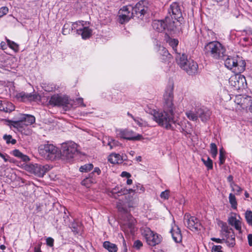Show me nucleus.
Masks as SVG:
<instances>
[{
    "instance_id": "de8ad7c7",
    "label": "nucleus",
    "mask_w": 252,
    "mask_h": 252,
    "mask_svg": "<svg viewBox=\"0 0 252 252\" xmlns=\"http://www.w3.org/2000/svg\"><path fill=\"white\" fill-rule=\"evenodd\" d=\"M176 124H178L179 125H180L177 122ZM181 132H184L185 135H187L188 134H190L191 133L189 127H187V126H183V123H181Z\"/></svg>"
},
{
    "instance_id": "ea45409f",
    "label": "nucleus",
    "mask_w": 252,
    "mask_h": 252,
    "mask_svg": "<svg viewBox=\"0 0 252 252\" xmlns=\"http://www.w3.org/2000/svg\"><path fill=\"white\" fill-rule=\"evenodd\" d=\"M202 160L208 170L213 169V161L209 157L207 158V160L202 158Z\"/></svg>"
},
{
    "instance_id": "9d476101",
    "label": "nucleus",
    "mask_w": 252,
    "mask_h": 252,
    "mask_svg": "<svg viewBox=\"0 0 252 252\" xmlns=\"http://www.w3.org/2000/svg\"><path fill=\"white\" fill-rule=\"evenodd\" d=\"M230 83L236 90H243L247 87L245 77L240 73L230 78Z\"/></svg>"
},
{
    "instance_id": "f8f14e48",
    "label": "nucleus",
    "mask_w": 252,
    "mask_h": 252,
    "mask_svg": "<svg viewBox=\"0 0 252 252\" xmlns=\"http://www.w3.org/2000/svg\"><path fill=\"white\" fill-rule=\"evenodd\" d=\"M185 220H187L185 222L188 228L191 231H198L200 230L201 223L199 220L194 216H190L189 215L186 214Z\"/></svg>"
},
{
    "instance_id": "4468645a",
    "label": "nucleus",
    "mask_w": 252,
    "mask_h": 252,
    "mask_svg": "<svg viewBox=\"0 0 252 252\" xmlns=\"http://www.w3.org/2000/svg\"><path fill=\"white\" fill-rule=\"evenodd\" d=\"M123 12L119 16V22L123 24L128 22L131 18H134V15H132L131 5L125 6L121 9Z\"/></svg>"
},
{
    "instance_id": "a211bd4d",
    "label": "nucleus",
    "mask_w": 252,
    "mask_h": 252,
    "mask_svg": "<svg viewBox=\"0 0 252 252\" xmlns=\"http://www.w3.org/2000/svg\"><path fill=\"white\" fill-rule=\"evenodd\" d=\"M128 191L127 189L121 187L116 186L115 188L112 189L109 193L110 196L117 199L118 197L121 195L128 194Z\"/></svg>"
},
{
    "instance_id": "3c124183",
    "label": "nucleus",
    "mask_w": 252,
    "mask_h": 252,
    "mask_svg": "<svg viewBox=\"0 0 252 252\" xmlns=\"http://www.w3.org/2000/svg\"><path fill=\"white\" fill-rule=\"evenodd\" d=\"M142 246V242L139 240L135 241L133 245V248H134L136 250H140Z\"/></svg>"
},
{
    "instance_id": "2eb2a0df",
    "label": "nucleus",
    "mask_w": 252,
    "mask_h": 252,
    "mask_svg": "<svg viewBox=\"0 0 252 252\" xmlns=\"http://www.w3.org/2000/svg\"><path fill=\"white\" fill-rule=\"evenodd\" d=\"M31 169L33 173L38 177H41L51 169L48 164L41 165L35 164L32 165Z\"/></svg>"
},
{
    "instance_id": "5701e85b",
    "label": "nucleus",
    "mask_w": 252,
    "mask_h": 252,
    "mask_svg": "<svg viewBox=\"0 0 252 252\" xmlns=\"http://www.w3.org/2000/svg\"><path fill=\"white\" fill-rule=\"evenodd\" d=\"M15 109L14 105L10 102L0 100V111L10 112Z\"/></svg>"
},
{
    "instance_id": "4c0bfd02",
    "label": "nucleus",
    "mask_w": 252,
    "mask_h": 252,
    "mask_svg": "<svg viewBox=\"0 0 252 252\" xmlns=\"http://www.w3.org/2000/svg\"><path fill=\"white\" fill-rule=\"evenodd\" d=\"M93 165L92 163L86 164L81 166L79 168V171L82 172H88L93 168Z\"/></svg>"
},
{
    "instance_id": "79ce46f5",
    "label": "nucleus",
    "mask_w": 252,
    "mask_h": 252,
    "mask_svg": "<svg viewBox=\"0 0 252 252\" xmlns=\"http://www.w3.org/2000/svg\"><path fill=\"white\" fill-rule=\"evenodd\" d=\"M69 23H65L63 28L62 33L63 35H67L69 33L70 30H71Z\"/></svg>"
},
{
    "instance_id": "7ed1b4c3",
    "label": "nucleus",
    "mask_w": 252,
    "mask_h": 252,
    "mask_svg": "<svg viewBox=\"0 0 252 252\" xmlns=\"http://www.w3.org/2000/svg\"><path fill=\"white\" fill-rule=\"evenodd\" d=\"M205 54L213 59L224 60L226 50L224 46L218 41H210L204 47Z\"/></svg>"
},
{
    "instance_id": "603ef678",
    "label": "nucleus",
    "mask_w": 252,
    "mask_h": 252,
    "mask_svg": "<svg viewBox=\"0 0 252 252\" xmlns=\"http://www.w3.org/2000/svg\"><path fill=\"white\" fill-rule=\"evenodd\" d=\"M169 191L168 190H165L162 191L160 194V197L164 199H168L169 198Z\"/></svg>"
},
{
    "instance_id": "393cba45",
    "label": "nucleus",
    "mask_w": 252,
    "mask_h": 252,
    "mask_svg": "<svg viewBox=\"0 0 252 252\" xmlns=\"http://www.w3.org/2000/svg\"><path fill=\"white\" fill-rule=\"evenodd\" d=\"M9 123L10 126L16 128L19 131H22L26 127L21 117H20L19 120L16 121L9 120Z\"/></svg>"
},
{
    "instance_id": "e433bc0d",
    "label": "nucleus",
    "mask_w": 252,
    "mask_h": 252,
    "mask_svg": "<svg viewBox=\"0 0 252 252\" xmlns=\"http://www.w3.org/2000/svg\"><path fill=\"white\" fill-rule=\"evenodd\" d=\"M186 115L190 120L196 121L198 119V116L196 112L194 113L191 111H189L186 112Z\"/></svg>"
},
{
    "instance_id": "412c9836",
    "label": "nucleus",
    "mask_w": 252,
    "mask_h": 252,
    "mask_svg": "<svg viewBox=\"0 0 252 252\" xmlns=\"http://www.w3.org/2000/svg\"><path fill=\"white\" fill-rule=\"evenodd\" d=\"M170 232L171 234L173 240L176 243H180L182 240V235L181 231L178 226H176L175 227H172Z\"/></svg>"
},
{
    "instance_id": "7c9ffc66",
    "label": "nucleus",
    "mask_w": 252,
    "mask_h": 252,
    "mask_svg": "<svg viewBox=\"0 0 252 252\" xmlns=\"http://www.w3.org/2000/svg\"><path fill=\"white\" fill-rule=\"evenodd\" d=\"M103 246L109 252H117L118 251L116 245L111 243L109 241H105L103 243Z\"/></svg>"
},
{
    "instance_id": "4d7b16f0",
    "label": "nucleus",
    "mask_w": 252,
    "mask_h": 252,
    "mask_svg": "<svg viewBox=\"0 0 252 252\" xmlns=\"http://www.w3.org/2000/svg\"><path fill=\"white\" fill-rule=\"evenodd\" d=\"M137 124L140 126H144V124H143V123L142 122V120L140 118H135L133 120Z\"/></svg>"
},
{
    "instance_id": "c85d7f7f",
    "label": "nucleus",
    "mask_w": 252,
    "mask_h": 252,
    "mask_svg": "<svg viewBox=\"0 0 252 252\" xmlns=\"http://www.w3.org/2000/svg\"><path fill=\"white\" fill-rule=\"evenodd\" d=\"M70 228L75 234H78L82 229V224L79 220H74L71 224Z\"/></svg>"
},
{
    "instance_id": "2f4dec72",
    "label": "nucleus",
    "mask_w": 252,
    "mask_h": 252,
    "mask_svg": "<svg viewBox=\"0 0 252 252\" xmlns=\"http://www.w3.org/2000/svg\"><path fill=\"white\" fill-rule=\"evenodd\" d=\"M12 155L16 157L19 158L23 161L27 162L30 160L28 156L24 155L19 150L15 149L12 152Z\"/></svg>"
},
{
    "instance_id": "20e7f679",
    "label": "nucleus",
    "mask_w": 252,
    "mask_h": 252,
    "mask_svg": "<svg viewBox=\"0 0 252 252\" xmlns=\"http://www.w3.org/2000/svg\"><path fill=\"white\" fill-rule=\"evenodd\" d=\"M152 27L158 32H165V33H174L176 29L174 21L168 16L162 20H155L152 22Z\"/></svg>"
},
{
    "instance_id": "9b49d317",
    "label": "nucleus",
    "mask_w": 252,
    "mask_h": 252,
    "mask_svg": "<svg viewBox=\"0 0 252 252\" xmlns=\"http://www.w3.org/2000/svg\"><path fill=\"white\" fill-rule=\"evenodd\" d=\"M168 14L169 15L171 20H173V19H174L180 21L182 18V13L179 4L176 2L172 3L168 9Z\"/></svg>"
},
{
    "instance_id": "c03bdc74",
    "label": "nucleus",
    "mask_w": 252,
    "mask_h": 252,
    "mask_svg": "<svg viewBox=\"0 0 252 252\" xmlns=\"http://www.w3.org/2000/svg\"><path fill=\"white\" fill-rule=\"evenodd\" d=\"M134 192L141 193L144 191L145 189L142 185L138 184L134 187Z\"/></svg>"
},
{
    "instance_id": "f3484780",
    "label": "nucleus",
    "mask_w": 252,
    "mask_h": 252,
    "mask_svg": "<svg viewBox=\"0 0 252 252\" xmlns=\"http://www.w3.org/2000/svg\"><path fill=\"white\" fill-rule=\"evenodd\" d=\"M122 136L123 138L133 141L141 140L143 139L141 134H136L131 130H126L122 132Z\"/></svg>"
},
{
    "instance_id": "ddd939ff",
    "label": "nucleus",
    "mask_w": 252,
    "mask_h": 252,
    "mask_svg": "<svg viewBox=\"0 0 252 252\" xmlns=\"http://www.w3.org/2000/svg\"><path fill=\"white\" fill-rule=\"evenodd\" d=\"M49 103L54 106L66 107L69 104V101L67 97L55 94L51 97Z\"/></svg>"
},
{
    "instance_id": "37998d69",
    "label": "nucleus",
    "mask_w": 252,
    "mask_h": 252,
    "mask_svg": "<svg viewBox=\"0 0 252 252\" xmlns=\"http://www.w3.org/2000/svg\"><path fill=\"white\" fill-rule=\"evenodd\" d=\"M94 183H95V182H93L92 180H90L87 177L81 182L82 185L86 187L87 188H89L92 184Z\"/></svg>"
},
{
    "instance_id": "a18cd8bd",
    "label": "nucleus",
    "mask_w": 252,
    "mask_h": 252,
    "mask_svg": "<svg viewBox=\"0 0 252 252\" xmlns=\"http://www.w3.org/2000/svg\"><path fill=\"white\" fill-rule=\"evenodd\" d=\"M227 239L225 240L224 242L227 244V245L229 247H233L235 245V240L230 239L229 236L228 234V236H226Z\"/></svg>"
},
{
    "instance_id": "6e6d98bb",
    "label": "nucleus",
    "mask_w": 252,
    "mask_h": 252,
    "mask_svg": "<svg viewBox=\"0 0 252 252\" xmlns=\"http://www.w3.org/2000/svg\"><path fill=\"white\" fill-rule=\"evenodd\" d=\"M0 12L4 16L8 12V8L6 6H2L0 8Z\"/></svg>"
},
{
    "instance_id": "5fc2aeb1",
    "label": "nucleus",
    "mask_w": 252,
    "mask_h": 252,
    "mask_svg": "<svg viewBox=\"0 0 252 252\" xmlns=\"http://www.w3.org/2000/svg\"><path fill=\"white\" fill-rule=\"evenodd\" d=\"M54 239L51 237H48L46 239V243L49 247H53L54 245Z\"/></svg>"
},
{
    "instance_id": "774afa93",
    "label": "nucleus",
    "mask_w": 252,
    "mask_h": 252,
    "mask_svg": "<svg viewBox=\"0 0 252 252\" xmlns=\"http://www.w3.org/2000/svg\"><path fill=\"white\" fill-rule=\"evenodd\" d=\"M94 174L96 173L97 175H99L101 173V170L98 167H95L94 171H93Z\"/></svg>"
},
{
    "instance_id": "8fccbe9b",
    "label": "nucleus",
    "mask_w": 252,
    "mask_h": 252,
    "mask_svg": "<svg viewBox=\"0 0 252 252\" xmlns=\"http://www.w3.org/2000/svg\"><path fill=\"white\" fill-rule=\"evenodd\" d=\"M118 141L111 138L108 139L107 145L110 146V149H112L114 147H115L118 145Z\"/></svg>"
},
{
    "instance_id": "e2e57ef3",
    "label": "nucleus",
    "mask_w": 252,
    "mask_h": 252,
    "mask_svg": "<svg viewBox=\"0 0 252 252\" xmlns=\"http://www.w3.org/2000/svg\"><path fill=\"white\" fill-rule=\"evenodd\" d=\"M78 104L83 107H85L86 105L83 102V99L82 98L79 97L76 99Z\"/></svg>"
},
{
    "instance_id": "f704fd0d",
    "label": "nucleus",
    "mask_w": 252,
    "mask_h": 252,
    "mask_svg": "<svg viewBox=\"0 0 252 252\" xmlns=\"http://www.w3.org/2000/svg\"><path fill=\"white\" fill-rule=\"evenodd\" d=\"M210 154L212 157L214 158H216L218 154V148L216 144L214 143H212L210 144Z\"/></svg>"
},
{
    "instance_id": "f03ea898",
    "label": "nucleus",
    "mask_w": 252,
    "mask_h": 252,
    "mask_svg": "<svg viewBox=\"0 0 252 252\" xmlns=\"http://www.w3.org/2000/svg\"><path fill=\"white\" fill-rule=\"evenodd\" d=\"M175 59L177 64L189 75H194L197 73V63L191 59H188L186 54L177 53Z\"/></svg>"
},
{
    "instance_id": "dca6fc26",
    "label": "nucleus",
    "mask_w": 252,
    "mask_h": 252,
    "mask_svg": "<svg viewBox=\"0 0 252 252\" xmlns=\"http://www.w3.org/2000/svg\"><path fill=\"white\" fill-rule=\"evenodd\" d=\"M39 95L35 94H32L31 93L28 94L26 93L25 92H22L18 93L16 95V98L22 102H25L27 100L32 101V100H36L38 99V97Z\"/></svg>"
},
{
    "instance_id": "4be33fe9",
    "label": "nucleus",
    "mask_w": 252,
    "mask_h": 252,
    "mask_svg": "<svg viewBox=\"0 0 252 252\" xmlns=\"http://www.w3.org/2000/svg\"><path fill=\"white\" fill-rule=\"evenodd\" d=\"M198 117L202 122L207 121L210 117L211 112L207 108H199L196 111Z\"/></svg>"
},
{
    "instance_id": "a878e982",
    "label": "nucleus",
    "mask_w": 252,
    "mask_h": 252,
    "mask_svg": "<svg viewBox=\"0 0 252 252\" xmlns=\"http://www.w3.org/2000/svg\"><path fill=\"white\" fill-rule=\"evenodd\" d=\"M165 38L166 42L172 48L173 50L175 51L176 56H177V47L178 45L179 41L178 39L175 38H172L170 37L167 33H165Z\"/></svg>"
},
{
    "instance_id": "49530a36",
    "label": "nucleus",
    "mask_w": 252,
    "mask_h": 252,
    "mask_svg": "<svg viewBox=\"0 0 252 252\" xmlns=\"http://www.w3.org/2000/svg\"><path fill=\"white\" fill-rule=\"evenodd\" d=\"M83 21H78L73 23L71 27V30H76V32L77 33V29H79L81 27V25L83 24Z\"/></svg>"
},
{
    "instance_id": "58836bf2",
    "label": "nucleus",
    "mask_w": 252,
    "mask_h": 252,
    "mask_svg": "<svg viewBox=\"0 0 252 252\" xmlns=\"http://www.w3.org/2000/svg\"><path fill=\"white\" fill-rule=\"evenodd\" d=\"M6 42L10 48L15 52H17L18 51L19 45L17 43L8 39H6Z\"/></svg>"
},
{
    "instance_id": "1a4fd4ad",
    "label": "nucleus",
    "mask_w": 252,
    "mask_h": 252,
    "mask_svg": "<svg viewBox=\"0 0 252 252\" xmlns=\"http://www.w3.org/2000/svg\"><path fill=\"white\" fill-rule=\"evenodd\" d=\"M77 144L74 143L63 145L61 151L62 157L67 160L72 159L77 153Z\"/></svg>"
},
{
    "instance_id": "6ab92c4d",
    "label": "nucleus",
    "mask_w": 252,
    "mask_h": 252,
    "mask_svg": "<svg viewBox=\"0 0 252 252\" xmlns=\"http://www.w3.org/2000/svg\"><path fill=\"white\" fill-rule=\"evenodd\" d=\"M237 63H236V65L233 69V71L236 74L241 73L244 72L246 69V63L243 58L238 56L237 58Z\"/></svg>"
},
{
    "instance_id": "bb28decb",
    "label": "nucleus",
    "mask_w": 252,
    "mask_h": 252,
    "mask_svg": "<svg viewBox=\"0 0 252 252\" xmlns=\"http://www.w3.org/2000/svg\"><path fill=\"white\" fill-rule=\"evenodd\" d=\"M20 117L26 126L31 125L35 123V119L32 115L29 114H21Z\"/></svg>"
},
{
    "instance_id": "f257e3e1",
    "label": "nucleus",
    "mask_w": 252,
    "mask_h": 252,
    "mask_svg": "<svg viewBox=\"0 0 252 252\" xmlns=\"http://www.w3.org/2000/svg\"><path fill=\"white\" fill-rule=\"evenodd\" d=\"M153 119L158 124L166 129L174 130L175 127L173 125H176L177 120L175 117L174 111H169L163 109V112H158L156 110L152 111Z\"/></svg>"
},
{
    "instance_id": "cd10ccee",
    "label": "nucleus",
    "mask_w": 252,
    "mask_h": 252,
    "mask_svg": "<svg viewBox=\"0 0 252 252\" xmlns=\"http://www.w3.org/2000/svg\"><path fill=\"white\" fill-rule=\"evenodd\" d=\"M228 223L241 233V222L239 220H237L236 217L231 216L228 219Z\"/></svg>"
},
{
    "instance_id": "423d86ee",
    "label": "nucleus",
    "mask_w": 252,
    "mask_h": 252,
    "mask_svg": "<svg viewBox=\"0 0 252 252\" xmlns=\"http://www.w3.org/2000/svg\"><path fill=\"white\" fill-rule=\"evenodd\" d=\"M149 2L147 0H141L134 6H131L132 15L134 18L143 19L145 15L149 9Z\"/></svg>"
},
{
    "instance_id": "864d4df0",
    "label": "nucleus",
    "mask_w": 252,
    "mask_h": 252,
    "mask_svg": "<svg viewBox=\"0 0 252 252\" xmlns=\"http://www.w3.org/2000/svg\"><path fill=\"white\" fill-rule=\"evenodd\" d=\"M221 246L214 245L212 248V252H222Z\"/></svg>"
},
{
    "instance_id": "a19ab883",
    "label": "nucleus",
    "mask_w": 252,
    "mask_h": 252,
    "mask_svg": "<svg viewBox=\"0 0 252 252\" xmlns=\"http://www.w3.org/2000/svg\"><path fill=\"white\" fill-rule=\"evenodd\" d=\"M3 138L6 141L7 144L11 143L14 145L16 143V139H13L11 135L5 134L3 137Z\"/></svg>"
},
{
    "instance_id": "338daca9",
    "label": "nucleus",
    "mask_w": 252,
    "mask_h": 252,
    "mask_svg": "<svg viewBox=\"0 0 252 252\" xmlns=\"http://www.w3.org/2000/svg\"><path fill=\"white\" fill-rule=\"evenodd\" d=\"M127 160V156L126 155H120V161L122 163L124 161Z\"/></svg>"
},
{
    "instance_id": "bf43d9fd",
    "label": "nucleus",
    "mask_w": 252,
    "mask_h": 252,
    "mask_svg": "<svg viewBox=\"0 0 252 252\" xmlns=\"http://www.w3.org/2000/svg\"><path fill=\"white\" fill-rule=\"evenodd\" d=\"M225 155L223 154V155H219V164H220V165L223 164L225 162Z\"/></svg>"
},
{
    "instance_id": "052dcab7",
    "label": "nucleus",
    "mask_w": 252,
    "mask_h": 252,
    "mask_svg": "<svg viewBox=\"0 0 252 252\" xmlns=\"http://www.w3.org/2000/svg\"><path fill=\"white\" fill-rule=\"evenodd\" d=\"M87 177L89 178L90 180H92L93 182H94L96 183V177L94 175V173L93 172L90 173Z\"/></svg>"
},
{
    "instance_id": "473e14b6",
    "label": "nucleus",
    "mask_w": 252,
    "mask_h": 252,
    "mask_svg": "<svg viewBox=\"0 0 252 252\" xmlns=\"http://www.w3.org/2000/svg\"><path fill=\"white\" fill-rule=\"evenodd\" d=\"M161 54L162 55L161 60L164 62L169 61L172 58V55L165 48H163Z\"/></svg>"
},
{
    "instance_id": "0e129e2a",
    "label": "nucleus",
    "mask_w": 252,
    "mask_h": 252,
    "mask_svg": "<svg viewBox=\"0 0 252 252\" xmlns=\"http://www.w3.org/2000/svg\"><path fill=\"white\" fill-rule=\"evenodd\" d=\"M121 176L122 177H126V178H129L131 177V175L128 172H127L126 171H123L122 172Z\"/></svg>"
},
{
    "instance_id": "39448f33",
    "label": "nucleus",
    "mask_w": 252,
    "mask_h": 252,
    "mask_svg": "<svg viewBox=\"0 0 252 252\" xmlns=\"http://www.w3.org/2000/svg\"><path fill=\"white\" fill-rule=\"evenodd\" d=\"M40 155L43 158L50 160H54L58 153V149L53 144H41L38 147Z\"/></svg>"
},
{
    "instance_id": "c756f323",
    "label": "nucleus",
    "mask_w": 252,
    "mask_h": 252,
    "mask_svg": "<svg viewBox=\"0 0 252 252\" xmlns=\"http://www.w3.org/2000/svg\"><path fill=\"white\" fill-rule=\"evenodd\" d=\"M108 160L112 164H120V155L119 154L112 153L109 156Z\"/></svg>"
},
{
    "instance_id": "6e6552de",
    "label": "nucleus",
    "mask_w": 252,
    "mask_h": 252,
    "mask_svg": "<svg viewBox=\"0 0 252 252\" xmlns=\"http://www.w3.org/2000/svg\"><path fill=\"white\" fill-rule=\"evenodd\" d=\"M142 235L149 246H155L161 242V236L152 231L149 227H145L142 230Z\"/></svg>"
},
{
    "instance_id": "69168bd1",
    "label": "nucleus",
    "mask_w": 252,
    "mask_h": 252,
    "mask_svg": "<svg viewBox=\"0 0 252 252\" xmlns=\"http://www.w3.org/2000/svg\"><path fill=\"white\" fill-rule=\"evenodd\" d=\"M248 240L249 245L250 246H252V234H250L248 235Z\"/></svg>"
},
{
    "instance_id": "aec40b11",
    "label": "nucleus",
    "mask_w": 252,
    "mask_h": 252,
    "mask_svg": "<svg viewBox=\"0 0 252 252\" xmlns=\"http://www.w3.org/2000/svg\"><path fill=\"white\" fill-rule=\"evenodd\" d=\"M77 34L81 35L83 39H86L92 35V30L89 27H84V25L82 24L81 27L77 29Z\"/></svg>"
},
{
    "instance_id": "680f3d73",
    "label": "nucleus",
    "mask_w": 252,
    "mask_h": 252,
    "mask_svg": "<svg viewBox=\"0 0 252 252\" xmlns=\"http://www.w3.org/2000/svg\"><path fill=\"white\" fill-rule=\"evenodd\" d=\"M211 240L212 241L216 242L218 243H222L223 242H224V241H225L224 239H220V238H216L215 237L211 238Z\"/></svg>"
},
{
    "instance_id": "0eeeda50",
    "label": "nucleus",
    "mask_w": 252,
    "mask_h": 252,
    "mask_svg": "<svg viewBox=\"0 0 252 252\" xmlns=\"http://www.w3.org/2000/svg\"><path fill=\"white\" fill-rule=\"evenodd\" d=\"M173 85L168 86L165 90L163 95V109L166 111L175 110V107L173 103Z\"/></svg>"
},
{
    "instance_id": "13d9d810",
    "label": "nucleus",
    "mask_w": 252,
    "mask_h": 252,
    "mask_svg": "<svg viewBox=\"0 0 252 252\" xmlns=\"http://www.w3.org/2000/svg\"><path fill=\"white\" fill-rule=\"evenodd\" d=\"M232 190L234 191H236L238 194L242 191V189L237 185H235L234 187L232 188Z\"/></svg>"
},
{
    "instance_id": "72a5a7b5",
    "label": "nucleus",
    "mask_w": 252,
    "mask_h": 252,
    "mask_svg": "<svg viewBox=\"0 0 252 252\" xmlns=\"http://www.w3.org/2000/svg\"><path fill=\"white\" fill-rule=\"evenodd\" d=\"M229 201L231 205V207L233 209H237V202L236 201V197L233 193H230L229 195Z\"/></svg>"
},
{
    "instance_id": "c9c22d12",
    "label": "nucleus",
    "mask_w": 252,
    "mask_h": 252,
    "mask_svg": "<svg viewBox=\"0 0 252 252\" xmlns=\"http://www.w3.org/2000/svg\"><path fill=\"white\" fill-rule=\"evenodd\" d=\"M246 220L249 225H252V211L247 210L245 213Z\"/></svg>"
},
{
    "instance_id": "b1692460",
    "label": "nucleus",
    "mask_w": 252,
    "mask_h": 252,
    "mask_svg": "<svg viewBox=\"0 0 252 252\" xmlns=\"http://www.w3.org/2000/svg\"><path fill=\"white\" fill-rule=\"evenodd\" d=\"M238 56H228L225 60L224 64L225 66L228 69L233 70L235 65H236V63H237V58Z\"/></svg>"
},
{
    "instance_id": "09e8293b",
    "label": "nucleus",
    "mask_w": 252,
    "mask_h": 252,
    "mask_svg": "<svg viewBox=\"0 0 252 252\" xmlns=\"http://www.w3.org/2000/svg\"><path fill=\"white\" fill-rule=\"evenodd\" d=\"M134 224L133 222H128L126 223L124 225V226H122V229L124 228V227H127L129 229V231L131 233H132L134 231Z\"/></svg>"
}]
</instances>
